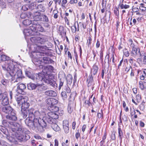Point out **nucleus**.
Returning <instances> with one entry per match:
<instances>
[{"label":"nucleus","mask_w":146,"mask_h":146,"mask_svg":"<svg viewBox=\"0 0 146 146\" xmlns=\"http://www.w3.org/2000/svg\"><path fill=\"white\" fill-rule=\"evenodd\" d=\"M26 88V85L23 84H20L17 87L16 92L19 94H23L25 93L23 90Z\"/></svg>","instance_id":"f8f14e48"},{"label":"nucleus","mask_w":146,"mask_h":146,"mask_svg":"<svg viewBox=\"0 0 146 146\" xmlns=\"http://www.w3.org/2000/svg\"><path fill=\"white\" fill-rule=\"evenodd\" d=\"M118 133H119V139L121 140H122V137L123 136V133L121 131V129L120 127H119L118 129Z\"/></svg>","instance_id":"c9c22d12"},{"label":"nucleus","mask_w":146,"mask_h":146,"mask_svg":"<svg viewBox=\"0 0 146 146\" xmlns=\"http://www.w3.org/2000/svg\"><path fill=\"white\" fill-rule=\"evenodd\" d=\"M145 106L143 104H141L140 105V108L141 110H143L144 109Z\"/></svg>","instance_id":"774afa93"},{"label":"nucleus","mask_w":146,"mask_h":146,"mask_svg":"<svg viewBox=\"0 0 146 146\" xmlns=\"http://www.w3.org/2000/svg\"><path fill=\"white\" fill-rule=\"evenodd\" d=\"M24 33L26 36H36L37 34V33H35V32L32 31L30 28L29 29H24Z\"/></svg>","instance_id":"2eb2a0df"},{"label":"nucleus","mask_w":146,"mask_h":146,"mask_svg":"<svg viewBox=\"0 0 146 146\" xmlns=\"http://www.w3.org/2000/svg\"><path fill=\"white\" fill-rule=\"evenodd\" d=\"M65 80L66 79L65 78H62L60 79L59 86V90H60L61 87L63 86L64 82L65 81Z\"/></svg>","instance_id":"f704fd0d"},{"label":"nucleus","mask_w":146,"mask_h":146,"mask_svg":"<svg viewBox=\"0 0 146 146\" xmlns=\"http://www.w3.org/2000/svg\"><path fill=\"white\" fill-rule=\"evenodd\" d=\"M139 9L141 10L142 12L141 13V15H143L146 13V7H139Z\"/></svg>","instance_id":"58836bf2"},{"label":"nucleus","mask_w":146,"mask_h":146,"mask_svg":"<svg viewBox=\"0 0 146 146\" xmlns=\"http://www.w3.org/2000/svg\"><path fill=\"white\" fill-rule=\"evenodd\" d=\"M40 48L39 46H37L36 50L32 52L31 55L32 58V61L35 65H38V63H41L40 60L38 58H40L41 56H44V53L39 51Z\"/></svg>","instance_id":"39448f33"},{"label":"nucleus","mask_w":146,"mask_h":146,"mask_svg":"<svg viewBox=\"0 0 146 146\" xmlns=\"http://www.w3.org/2000/svg\"><path fill=\"white\" fill-rule=\"evenodd\" d=\"M29 8V5H24L22 7V9L24 11L27 10Z\"/></svg>","instance_id":"de8ad7c7"},{"label":"nucleus","mask_w":146,"mask_h":146,"mask_svg":"<svg viewBox=\"0 0 146 146\" xmlns=\"http://www.w3.org/2000/svg\"><path fill=\"white\" fill-rule=\"evenodd\" d=\"M25 131L24 129V133H23L22 132H19L21 134L22 133V134H21L17 136V139L20 142L26 141L28 139L27 138V135H28L25 134Z\"/></svg>","instance_id":"ddd939ff"},{"label":"nucleus","mask_w":146,"mask_h":146,"mask_svg":"<svg viewBox=\"0 0 146 146\" xmlns=\"http://www.w3.org/2000/svg\"><path fill=\"white\" fill-rule=\"evenodd\" d=\"M4 134L5 135V136H5V137H6V138L8 139V140L9 141L11 142H12V141L11 140H10L9 139V138H10V137H9L7 135L6 133V132H3Z\"/></svg>","instance_id":"0e129e2a"},{"label":"nucleus","mask_w":146,"mask_h":146,"mask_svg":"<svg viewBox=\"0 0 146 146\" xmlns=\"http://www.w3.org/2000/svg\"><path fill=\"white\" fill-rule=\"evenodd\" d=\"M115 138V133L114 132L113 133H112L111 134V139L112 140H114Z\"/></svg>","instance_id":"69168bd1"},{"label":"nucleus","mask_w":146,"mask_h":146,"mask_svg":"<svg viewBox=\"0 0 146 146\" xmlns=\"http://www.w3.org/2000/svg\"><path fill=\"white\" fill-rule=\"evenodd\" d=\"M76 27L75 26H72L71 27V29L73 33H75L76 31Z\"/></svg>","instance_id":"e2e57ef3"},{"label":"nucleus","mask_w":146,"mask_h":146,"mask_svg":"<svg viewBox=\"0 0 146 146\" xmlns=\"http://www.w3.org/2000/svg\"><path fill=\"white\" fill-rule=\"evenodd\" d=\"M37 84L36 85L35 84H34L29 83L27 85L28 88L29 90H33L35 89V88H36Z\"/></svg>","instance_id":"c756f323"},{"label":"nucleus","mask_w":146,"mask_h":146,"mask_svg":"<svg viewBox=\"0 0 146 146\" xmlns=\"http://www.w3.org/2000/svg\"><path fill=\"white\" fill-rule=\"evenodd\" d=\"M40 39V37H32L31 38V41L33 43H34L35 44H36V46H39L38 44H39V40Z\"/></svg>","instance_id":"a878e982"},{"label":"nucleus","mask_w":146,"mask_h":146,"mask_svg":"<svg viewBox=\"0 0 146 146\" xmlns=\"http://www.w3.org/2000/svg\"><path fill=\"white\" fill-rule=\"evenodd\" d=\"M29 5V9L31 10H33L35 9H36V3L33 2L31 3Z\"/></svg>","instance_id":"cd10ccee"},{"label":"nucleus","mask_w":146,"mask_h":146,"mask_svg":"<svg viewBox=\"0 0 146 146\" xmlns=\"http://www.w3.org/2000/svg\"><path fill=\"white\" fill-rule=\"evenodd\" d=\"M9 103V100L7 97L5 95L1 100V103L3 106H7Z\"/></svg>","instance_id":"4be33fe9"},{"label":"nucleus","mask_w":146,"mask_h":146,"mask_svg":"<svg viewBox=\"0 0 146 146\" xmlns=\"http://www.w3.org/2000/svg\"><path fill=\"white\" fill-rule=\"evenodd\" d=\"M78 31H79V28L80 26H82L83 28L84 29H86V26H84V25L83 23H81L80 22L79 23V24H78Z\"/></svg>","instance_id":"680f3d73"},{"label":"nucleus","mask_w":146,"mask_h":146,"mask_svg":"<svg viewBox=\"0 0 146 146\" xmlns=\"http://www.w3.org/2000/svg\"><path fill=\"white\" fill-rule=\"evenodd\" d=\"M21 115L23 118H26L28 114V111L30 109H28V108L30 106L29 104L26 102H24L21 104Z\"/></svg>","instance_id":"9d476101"},{"label":"nucleus","mask_w":146,"mask_h":146,"mask_svg":"<svg viewBox=\"0 0 146 146\" xmlns=\"http://www.w3.org/2000/svg\"><path fill=\"white\" fill-rule=\"evenodd\" d=\"M32 22L29 19H26L24 20L23 22V24L25 26H28L32 24Z\"/></svg>","instance_id":"bb28decb"},{"label":"nucleus","mask_w":146,"mask_h":146,"mask_svg":"<svg viewBox=\"0 0 146 146\" xmlns=\"http://www.w3.org/2000/svg\"><path fill=\"white\" fill-rule=\"evenodd\" d=\"M132 10L134 12H137V11H139V9L137 7H135L133 8V7L132 8Z\"/></svg>","instance_id":"338daca9"},{"label":"nucleus","mask_w":146,"mask_h":146,"mask_svg":"<svg viewBox=\"0 0 146 146\" xmlns=\"http://www.w3.org/2000/svg\"><path fill=\"white\" fill-rule=\"evenodd\" d=\"M63 127L69 126L68 121L67 120H64L63 121Z\"/></svg>","instance_id":"37998d69"},{"label":"nucleus","mask_w":146,"mask_h":146,"mask_svg":"<svg viewBox=\"0 0 146 146\" xmlns=\"http://www.w3.org/2000/svg\"><path fill=\"white\" fill-rule=\"evenodd\" d=\"M31 118L28 119L27 118L25 120V123L29 127L32 128L33 129L36 128V123L34 122V119H30Z\"/></svg>","instance_id":"9b49d317"},{"label":"nucleus","mask_w":146,"mask_h":146,"mask_svg":"<svg viewBox=\"0 0 146 146\" xmlns=\"http://www.w3.org/2000/svg\"><path fill=\"white\" fill-rule=\"evenodd\" d=\"M64 89L67 93H70L71 92V90L68 86H66Z\"/></svg>","instance_id":"864d4df0"},{"label":"nucleus","mask_w":146,"mask_h":146,"mask_svg":"<svg viewBox=\"0 0 146 146\" xmlns=\"http://www.w3.org/2000/svg\"><path fill=\"white\" fill-rule=\"evenodd\" d=\"M16 100L17 102L18 105L20 106L24 102H25V99L22 96H19L18 97H16Z\"/></svg>","instance_id":"a211bd4d"},{"label":"nucleus","mask_w":146,"mask_h":146,"mask_svg":"<svg viewBox=\"0 0 146 146\" xmlns=\"http://www.w3.org/2000/svg\"><path fill=\"white\" fill-rule=\"evenodd\" d=\"M35 122L36 123V127L37 130L39 132H42L44 131V128L47 126L48 123L43 119H39L38 120L35 119Z\"/></svg>","instance_id":"0eeeda50"},{"label":"nucleus","mask_w":146,"mask_h":146,"mask_svg":"<svg viewBox=\"0 0 146 146\" xmlns=\"http://www.w3.org/2000/svg\"><path fill=\"white\" fill-rule=\"evenodd\" d=\"M46 103L49 106L52 105L51 98L47 99L46 100Z\"/></svg>","instance_id":"bf43d9fd"},{"label":"nucleus","mask_w":146,"mask_h":146,"mask_svg":"<svg viewBox=\"0 0 146 146\" xmlns=\"http://www.w3.org/2000/svg\"><path fill=\"white\" fill-rule=\"evenodd\" d=\"M51 124L52 125H51L52 127L55 131H58L60 130V127L56 124L54 123Z\"/></svg>","instance_id":"c85d7f7f"},{"label":"nucleus","mask_w":146,"mask_h":146,"mask_svg":"<svg viewBox=\"0 0 146 146\" xmlns=\"http://www.w3.org/2000/svg\"><path fill=\"white\" fill-rule=\"evenodd\" d=\"M114 12L115 15L118 16H119V11L118 8H117L115 9L114 10Z\"/></svg>","instance_id":"4d7b16f0"},{"label":"nucleus","mask_w":146,"mask_h":146,"mask_svg":"<svg viewBox=\"0 0 146 146\" xmlns=\"http://www.w3.org/2000/svg\"><path fill=\"white\" fill-rule=\"evenodd\" d=\"M130 42H131L130 46L132 47V49L131 51L132 54L133 55H136L138 54V53L140 52V49L139 48H136L135 45L132 43V40L131 39L129 40Z\"/></svg>","instance_id":"4468645a"},{"label":"nucleus","mask_w":146,"mask_h":146,"mask_svg":"<svg viewBox=\"0 0 146 146\" xmlns=\"http://www.w3.org/2000/svg\"><path fill=\"white\" fill-rule=\"evenodd\" d=\"M87 82L88 83V86H90L93 81V77L92 76V75L91 76H89L88 77V78L87 79Z\"/></svg>","instance_id":"72a5a7b5"},{"label":"nucleus","mask_w":146,"mask_h":146,"mask_svg":"<svg viewBox=\"0 0 146 146\" xmlns=\"http://www.w3.org/2000/svg\"><path fill=\"white\" fill-rule=\"evenodd\" d=\"M92 40V39L91 37H89L87 42V44L88 47H90V46L91 45Z\"/></svg>","instance_id":"3c124183"},{"label":"nucleus","mask_w":146,"mask_h":146,"mask_svg":"<svg viewBox=\"0 0 146 146\" xmlns=\"http://www.w3.org/2000/svg\"><path fill=\"white\" fill-rule=\"evenodd\" d=\"M39 40V43L42 44L44 42L47 40V39L45 37H40Z\"/></svg>","instance_id":"4c0bfd02"},{"label":"nucleus","mask_w":146,"mask_h":146,"mask_svg":"<svg viewBox=\"0 0 146 146\" xmlns=\"http://www.w3.org/2000/svg\"><path fill=\"white\" fill-rule=\"evenodd\" d=\"M42 15H40V13L38 12H35V14L34 17V19L35 20L34 21H36L37 22L38 21H40L42 19Z\"/></svg>","instance_id":"5701e85b"},{"label":"nucleus","mask_w":146,"mask_h":146,"mask_svg":"<svg viewBox=\"0 0 146 146\" xmlns=\"http://www.w3.org/2000/svg\"><path fill=\"white\" fill-rule=\"evenodd\" d=\"M139 84L140 85V87L141 89L142 90H143L144 88V87L143 82L141 81H139Z\"/></svg>","instance_id":"6e6d98bb"},{"label":"nucleus","mask_w":146,"mask_h":146,"mask_svg":"<svg viewBox=\"0 0 146 146\" xmlns=\"http://www.w3.org/2000/svg\"><path fill=\"white\" fill-rule=\"evenodd\" d=\"M46 95L52 97H55L56 96V93L53 90H48L45 92Z\"/></svg>","instance_id":"aec40b11"},{"label":"nucleus","mask_w":146,"mask_h":146,"mask_svg":"<svg viewBox=\"0 0 146 146\" xmlns=\"http://www.w3.org/2000/svg\"><path fill=\"white\" fill-rule=\"evenodd\" d=\"M97 116L99 118H100L101 117H103V113L102 110H101L100 112H98Z\"/></svg>","instance_id":"5fc2aeb1"},{"label":"nucleus","mask_w":146,"mask_h":146,"mask_svg":"<svg viewBox=\"0 0 146 146\" xmlns=\"http://www.w3.org/2000/svg\"><path fill=\"white\" fill-rule=\"evenodd\" d=\"M66 79L68 83H71L72 81V77L71 75L69 74L67 76Z\"/></svg>","instance_id":"7c9ffc66"},{"label":"nucleus","mask_w":146,"mask_h":146,"mask_svg":"<svg viewBox=\"0 0 146 146\" xmlns=\"http://www.w3.org/2000/svg\"><path fill=\"white\" fill-rule=\"evenodd\" d=\"M53 13L54 14V17L55 19H56L58 18V15L57 13L58 12L56 10H54L53 11Z\"/></svg>","instance_id":"603ef678"},{"label":"nucleus","mask_w":146,"mask_h":146,"mask_svg":"<svg viewBox=\"0 0 146 146\" xmlns=\"http://www.w3.org/2000/svg\"><path fill=\"white\" fill-rule=\"evenodd\" d=\"M40 61H41V63L43 62L46 64L51 63L53 61V60L51 59L50 58L46 57H43L42 59H41Z\"/></svg>","instance_id":"f3484780"},{"label":"nucleus","mask_w":146,"mask_h":146,"mask_svg":"<svg viewBox=\"0 0 146 146\" xmlns=\"http://www.w3.org/2000/svg\"><path fill=\"white\" fill-rule=\"evenodd\" d=\"M42 17L43 21L46 22L48 21L49 20L48 17L46 15H42Z\"/></svg>","instance_id":"a18cd8bd"},{"label":"nucleus","mask_w":146,"mask_h":146,"mask_svg":"<svg viewBox=\"0 0 146 146\" xmlns=\"http://www.w3.org/2000/svg\"><path fill=\"white\" fill-rule=\"evenodd\" d=\"M98 65L95 64L93 66L91 70V73L92 75H95L96 74L98 70Z\"/></svg>","instance_id":"6ab92c4d"},{"label":"nucleus","mask_w":146,"mask_h":146,"mask_svg":"<svg viewBox=\"0 0 146 146\" xmlns=\"http://www.w3.org/2000/svg\"><path fill=\"white\" fill-rule=\"evenodd\" d=\"M58 31L60 35L61 36H64L66 35V31L65 30L63 27L60 26L59 27Z\"/></svg>","instance_id":"393cba45"},{"label":"nucleus","mask_w":146,"mask_h":146,"mask_svg":"<svg viewBox=\"0 0 146 146\" xmlns=\"http://www.w3.org/2000/svg\"><path fill=\"white\" fill-rule=\"evenodd\" d=\"M48 109L50 111L57 112L59 110V108L55 105H50L48 107Z\"/></svg>","instance_id":"b1692460"},{"label":"nucleus","mask_w":146,"mask_h":146,"mask_svg":"<svg viewBox=\"0 0 146 146\" xmlns=\"http://www.w3.org/2000/svg\"><path fill=\"white\" fill-rule=\"evenodd\" d=\"M56 112H49L47 115L44 117V120H45L48 123L52 124L55 123V119L58 117V115L56 113Z\"/></svg>","instance_id":"423d86ee"},{"label":"nucleus","mask_w":146,"mask_h":146,"mask_svg":"<svg viewBox=\"0 0 146 146\" xmlns=\"http://www.w3.org/2000/svg\"><path fill=\"white\" fill-rule=\"evenodd\" d=\"M34 110L33 108H31L30 110L28 111V118H31V119H34V122L35 120L36 119L37 120L39 119H43L44 117H42L41 115L40 112L38 111H36L34 113Z\"/></svg>","instance_id":"6e6552de"},{"label":"nucleus","mask_w":146,"mask_h":146,"mask_svg":"<svg viewBox=\"0 0 146 146\" xmlns=\"http://www.w3.org/2000/svg\"><path fill=\"white\" fill-rule=\"evenodd\" d=\"M74 103L72 101H70L68 107V111L69 113H71L72 111L74 108Z\"/></svg>","instance_id":"412c9836"},{"label":"nucleus","mask_w":146,"mask_h":146,"mask_svg":"<svg viewBox=\"0 0 146 146\" xmlns=\"http://www.w3.org/2000/svg\"><path fill=\"white\" fill-rule=\"evenodd\" d=\"M9 81L7 80L3 79L1 80V83L4 85L7 86L8 84Z\"/></svg>","instance_id":"e433bc0d"},{"label":"nucleus","mask_w":146,"mask_h":146,"mask_svg":"<svg viewBox=\"0 0 146 146\" xmlns=\"http://www.w3.org/2000/svg\"><path fill=\"white\" fill-rule=\"evenodd\" d=\"M64 129V131L65 133H67L69 131V126L63 127Z\"/></svg>","instance_id":"13d9d810"},{"label":"nucleus","mask_w":146,"mask_h":146,"mask_svg":"<svg viewBox=\"0 0 146 146\" xmlns=\"http://www.w3.org/2000/svg\"><path fill=\"white\" fill-rule=\"evenodd\" d=\"M119 5L121 9H122L123 8L125 9H127L129 7V5H124L123 4H122Z\"/></svg>","instance_id":"a19ab883"},{"label":"nucleus","mask_w":146,"mask_h":146,"mask_svg":"<svg viewBox=\"0 0 146 146\" xmlns=\"http://www.w3.org/2000/svg\"><path fill=\"white\" fill-rule=\"evenodd\" d=\"M17 64L14 65L12 63L7 64L2 66L4 70H6L10 75L12 77L11 78V82L14 83L17 82L21 80L23 78L21 70L17 66Z\"/></svg>","instance_id":"f257e3e1"},{"label":"nucleus","mask_w":146,"mask_h":146,"mask_svg":"<svg viewBox=\"0 0 146 146\" xmlns=\"http://www.w3.org/2000/svg\"><path fill=\"white\" fill-rule=\"evenodd\" d=\"M123 53L124 54L126 57H128L129 55V53L127 50L126 48L123 50Z\"/></svg>","instance_id":"8fccbe9b"},{"label":"nucleus","mask_w":146,"mask_h":146,"mask_svg":"<svg viewBox=\"0 0 146 146\" xmlns=\"http://www.w3.org/2000/svg\"><path fill=\"white\" fill-rule=\"evenodd\" d=\"M0 143L2 146H7L8 145V143L3 140H1Z\"/></svg>","instance_id":"49530a36"},{"label":"nucleus","mask_w":146,"mask_h":146,"mask_svg":"<svg viewBox=\"0 0 146 146\" xmlns=\"http://www.w3.org/2000/svg\"><path fill=\"white\" fill-rule=\"evenodd\" d=\"M25 74L29 78L33 80H34L35 78L34 76L29 71H26L25 72Z\"/></svg>","instance_id":"473e14b6"},{"label":"nucleus","mask_w":146,"mask_h":146,"mask_svg":"<svg viewBox=\"0 0 146 146\" xmlns=\"http://www.w3.org/2000/svg\"><path fill=\"white\" fill-rule=\"evenodd\" d=\"M51 100L52 105H55L58 103V101L56 99L53 98H51Z\"/></svg>","instance_id":"09e8293b"},{"label":"nucleus","mask_w":146,"mask_h":146,"mask_svg":"<svg viewBox=\"0 0 146 146\" xmlns=\"http://www.w3.org/2000/svg\"><path fill=\"white\" fill-rule=\"evenodd\" d=\"M36 89L38 92H42L47 90V87L43 84H37Z\"/></svg>","instance_id":"dca6fc26"},{"label":"nucleus","mask_w":146,"mask_h":146,"mask_svg":"<svg viewBox=\"0 0 146 146\" xmlns=\"http://www.w3.org/2000/svg\"><path fill=\"white\" fill-rule=\"evenodd\" d=\"M61 96L63 99H65L67 97V96L65 91H63L62 92Z\"/></svg>","instance_id":"79ce46f5"},{"label":"nucleus","mask_w":146,"mask_h":146,"mask_svg":"<svg viewBox=\"0 0 146 146\" xmlns=\"http://www.w3.org/2000/svg\"><path fill=\"white\" fill-rule=\"evenodd\" d=\"M48 68L47 66L44 67L42 72L36 74V79L37 81H41L49 84L53 87H57V84L53 80L49 78Z\"/></svg>","instance_id":"f03ea898"},{"label":"nucleus","mask_w":146,"mask_h":146,"mask_svg":"<svg viewBox=\"0 0 146 146\" xmlns=\"http://www.w3.org/2000/svg\"><path fill=\"white\" fill-rule=\"evenodd\" d=\"M7 60V56L5 55L0 54V60L5 61Z\"/></svg>","instance_id":"ea45409f"},{"label":"nucleus","mask_w":146,"mask_h":146,"mask_svg":"<svg viewBox=\"0 0 146 146\" xmlns=\"http://www.w3.org/2000/svg\"><path fill=\"white\" fill-rule=\"evenodd\" d=\"M30 28L35 32L37 33V35L39 34L38 31L42 32L44 31L43 28L36 21H33L32 24L30 26Z\"/></svg>","instance_id":"1a4fd4ad"},{"label":"nucleus","mask_w":146,"mask_h":146,"mask_svg":"<svg viewBox=\"0 0 146 146\" xmlns=\"http://www.w3.org/2000/svg\"><path fill=\"white\" fill-rule=\"evenodd\" d=\"M3 111L7 113L8 115L6 116L7 119L12 121H15L17 119L15 116L16 113L15 110L10 106H6L2 108Z\"/></svg>","instance_id":"20e7f679"},{"label":"nucleus","mask_w":146,"mask_h":146,"mask_svg":"<svg viewBox=\"0 0 146 146\" xmlns=\"http://www.w3.org/2000/svg\"><path fill=\"white\" fill-rule=\"evenodd\" d=\"M36 9L38 11L44 12L45 11V8L42 5L40 4L37 6Z\"/></svg>","instance_id":"2f4dec72"},{"label":"nucleus","mask_w":146,"mask_h":146,"mask_svg":"<svg viewBox=\"0 0 146 146\" xmlns=\"http://www.w3.org/2000/svg\"><path fill=\"white\" fill-rule=\"evenodd\" d=\"M3 123L4 126L6 127H10L11 131L16 132L17 131L19 132H22L24 133V129L19 124L15 122H11L9 121H4Z\"/></svg>","instance_id":"7ed1b4c3"},{"label":"nucleus","mask_w":146,"mask_h":146,"mask_svg":"<svg viewBox=\"0 0 146 146\" xmlns=\"http://www.w3.org/2000/svg\"><path fill=\"white\" fill-rule=\"evenodd\" d=\"M132 68L130 66H127L125 70V71L127 72H129V71H132Z\"/></svg>","instance_id":"c03bdc74"},{"label":"nucleus","mask_w":146,"mask_h":146,"mask_svg":"<svg viewBox=\"0 0 146 146\" xmlns=\"http://www.w3.org/2000/svg\"><path fill=\"white\" fill-rule=\"evenodd\" d=\"M47 67L48 68V70H49L51 72H54V69L53 66H47Z\"/></svg>","instance_id":"052dcab7"}]
</instances>
